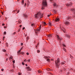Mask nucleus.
<instances>
[{
	"instance_id": "nucleus-57",
	"label": "nucleus",
	"mask_w": 75,
	"mask_h": 75,
	"mask_svg": "<svg viewBox=\"0 0 75 75\" xmlns=\"http://www.w3.org/2000/svg\"><path fill=\"white\" fill-rule=\"evenodd\" d=\"M22 50V48H21L20 50Z\"/></svg>"
},
{
	"instance_id": "nucleus-26",
	"label": "nucleus",
	"mask_w": 75,
	"mask_h": 75,
	"mask_svg": "<svg viewBox=\"0 0 75 75\" xmlns=\"http://www.w3.org/2000/svg\"><path fill=\"white\" fill-rule=\"evenodd\" d=\"M21 54H24V52H21Z\"/></svg>"
},
{
	"instance_id": "nucleus-41",
	"label": "nucleus",
	"mask_w": 75,
	"mask_h": 75,
	"mask_svg": "<svg viewBox=\"0 0 75 75\" xmlns=\"http://www.w3.org/2000/svg\"><path fill=\"white\" fill-rule=\"evenodd\" d=\"M63 47H66V46H65V45H64V44H63Z\"/></svg>"
},
{
	"instance_id": "nucleus-47",
	"label": "nucleus",
	"mask_w": 75,
	"mask_h": 75,
	"mask_svg": "<svg viewBox=\"0 0 75 75\" xmlns=\"http://www.w3.org/2000/svg\"><path fill=\"white\" fill-rule=\"evenodd\" d=\"M21 26H22V25H21L19 26V27H21Z\"/></svg>"
},
{
	"instance_id": "nucleus-61",
	"label": "nucleus",
	"mask_w": 75,
	"mask_h": 75,
	"mask_svg": "<svg viewBox=\"0 0 75 75\" xmlns=\"http://www.w3.org/2000/svg\"><path fill=\"white\" fill-rule=\"evenodd\" d=\"M64 71H66V69H64Z\"/></svg>"
},
{
	"instance_id": "nucleus-11",
	"label": "nucleus",
	"mask_w": 75,
	"mask_h": 75,
	"mask_svg": "<svg viewBox=\"0 0 75 75\" xmlns=\"http://www.w3.org/2000/svg\"><path fill=\"white\" fill-rule=\"evenodd\" d=\"M65 24L67 25H69V22L66 21L65 22Z\"/></svg>"
},
{
	"instance_id": "nucleus-13",
	"label": "nucleus",
	"mask_w": 75,
	"mask_h": 75,
	"mask_svg": "<svg viewBox=\"0 0 75 75\" xmlns=\"http://www.w3.org/2000/svg\"><path fill=\"white\" fill-rule=\"evenodd\" d=\"M28 38H29V36H27L26 37V41L27 42L28 41Z\"/></svg>"
},
{
	"instance_id": "nucleus-37",
	"label": "nucleus",
	"mask_w": 75,
	"mask_h": 75,
	"mask_svg": "<svg viewBox=\"0 0 75 75\" xmlns=\"http://www.w3.org/2000/svg\"><path fill=\"white\" fill-rule=\"evenodd\" d=\"M37 31H40V30L38 28L37 29Z\"/></svg>"
},
{
	"instance_id": "nucleus-18",
	"label": "nucleus",
	"mask_w": 75,
	"mask_h": 75,
	"mask_svg": "<svg viewBox=\"0 0 75 75\" xmlns=\"http://www.w3.org/2000/svg\"><path fill=\"white\" fill-rule=\"evenodd\" d=\"M71 11H75V9H71Z\"/></svg>"
},
{
	"instance_id": "nucleus-54",
	"label": "nucleus",
	"mask_w": 75,
	"mask_h": 75,
	"mask_svg": "<svg viewBox=\"0 0 75 75\" xmlns=\"http://www.w3.org/2000/svg\"><path fill=\"white\" fill-rule=\"evenodd\" d=\"M25 65L26 66H27V64H25Z\"/></svg>"
},
{
	"instance_id": "nucleus-43",
	"label": "nucleus",
	"mask_w": 75,
	"mask_h": 75,
	"mask_svg": "<svg viewBox=\"0 0 75 75\" xmlns=\"http://www.w3.org/2000/svg\"><path fill=\"white\" fill-rule=\"evenodd\" d=\"M4 70V69H1V71H3Z\"/></svg>"
},
{
	"instance_id": "nucleus-51",
	"label": "nucleus",
	"mask_w": 75,
	"mask_h": 75,
	"mask_svg": "<svg viewBox=\"0 0 75 75\" xmlns=\"http://www.w3.org/2000/svg\"><path fill=\"white\" fill-rule=\"evenodd\" d=\"M23 43H21V45H23Z\"/></svg>"
},
{
	"instance_id": "nucleus-6",
	"label": "nucleus",
	"mask_w": 75,
	"mask_h": 75,
	"mask_svg": "<svg viewBox=\"0 0 75 75\" xmlns=\"http://www.w3.org/2000/svg\"><path fill=\"white\" fill-rule=\"evenodd\" d=\"M27 69L28 70V71H31V69L30 68V67H27Z\"/></svg>"
},
{
	"instance_id": "nucleus-25",
	"label": "nucleus",
	"mask_w": 75,
	"mask_h": 75,
	"mask_svg": "<svg viewBox=\"0 0 75 75\" xmlns=\"http://www.w3.org/2000/svg\"><path fill=\"white\" fill-rule=\"evenodd\" d=\"M20 12V10H18L17 12V13H18Z\"/></svg>"
},
{
	"instance_id": "nucleus-52",
	"label": "nucleus",
	"mask_w": 75,
	"mask_h": 75,
	"mask_svg": "<svg viewBox=\"0 0 75 75\" xmlns=\"http://www.w3.org/2000/svg\"><path fill=\"white\" fill-rule=\"evenodd\" d=\"M71 58H73V57H71Z\"/></svg>"
},
{
	"instance_id": "nucleus-5",
	"label": "nucleus",
	"mask_w": 75,
	"mask_h": 75,
	"mask_svg": "<svg viewBox=\"0 0 75 75\" xmlns=\"http://www.w3.org/2000/svg\"><path fill=\"white\" fill-rule=\"evenodd\" d=\"M39 14L38 13L36 14L35 15V17L36 18H39Z\"/></svg>"
},
{
	"instance_id": "nucleus-56",
	"label": "nucleus",
	"mask_w": 75,
	"mask_h": 75,
	"mask_svg": "<svg viewBox=\"0 0 75 75\" xmlns=\"http://www.w3.org/2000/svg\"><path fill=\"white\" fill-rule=\"evenodd\" d=\"M4 28H6V27L4 26Z\"/></svg>"
},
{
	"instance_id": "nucleus-19",
	"label": "nucleus",
	"mask_w": 75,
	"mask_h": 75,
	"mask_svg": "<svg viewBox=\"0 0 75 75\" xmlns=\"http://www.w3.org/2000/svg\"><path fill=\"white\" fill-rule=\"evenodd\" d=\"M9 58L10 59H12V58H13V56H10L9 57Z\"/></svg>"
},
{
	"instance_id": "nucleus-45",
	"label": "nucleus",
	"mask_w": 75,
	"mask_h": 75,
	"mask_svg": "<svg viewBox=\"0 0 75 75\" xmlns=\"http://www.w3.org/2000/svg\"><path fill=\"white\" fill-rule=\"evenodd\" d=\"M23 30H24V29H25V27H23Z\"/></svg>"
},
{
	"instance_id": "nucleus-28",
	"label": "nucleus",
	"mask_w": 75,
	"mask_h": 75,
	"mask_svg": "<svg viewBox=\"0 0 75 75\" xmlns=\"http://www.w3.org/2000/svg\"><path fill=\"white\" fill-rule=\"evenodd\" d=\"M4 34H6V31L4 32Z\"/></svg>"
},
{
	"instance_id": "nucleus-14",
	"label": "nucleus",
	"mask_w": 75,
	"mask_h": 75,
	"mask_svg": "<svg viewBox=\"0 0 75 75\" xmlns=\"http://www.w3.org/2000/svg\"><path fill=\"white\" fill-rule=\"evenodd\" d=\"M53 6H57V4H56L55 3H54L53 4Z\"/></svg>"
},
{
	"instance_id": "nucleus-34",
	"label": "nucleus",
	"mask_w": 75,
	"mask_h": 75,
	"mask_svg": "<svg viewBox=\"0 0 75 75\" xmlns=\"http://www.w3.org/2000/svg\"><path fill=\"white\" fill-rule=\"evenodd\" d=\"M34 25V24H31V26L33 27Z\"/></svg>"
},
{
	"instance_id": "nucleus-50",
	"label": "nucleus",
	"mask_w": 75,
	"mask_h": 75,
	"mask_svg": "<svg viewBox=\"0 0 75 75\" xmlns=\"http://www.w3.org/2000/svg\"><path fill=\"white\" fill-rule=\"evenodd\" d=\"M6 61H8V58H7L6 59Z\"/></svg>"
},
{
	"instance_id": "nucleus-9",
	"label": "nucleus",
	"mask_w": 75,
	"mask_h": 75,
	"mask_svg": "<svg viewBox=\"0 0 75 75\" xmlns=\"http://www.w3.org/2000/svg\"><path fill=\"white\" fill-rule=\"evenodd\" d=\"M56 21H57V22H58V21H59V18H56Z\"/></svg>"
},
{
	"instance_id": "nucleus-21",
	"label": "nucleus",
	"mask_w": 75,
	"mask_h": 75,
	"mask_svg": "<svg viewBox=\"0 0 75 75\" xmlns=\"http://www.w3.org/2000/svg\"><path fill=\"white\" fill-rule=\"evenodd\" d=\"M3 52H6V50H3Z\"/></svg>"
},
{
	"instance_id": "nucleus-20",
	"label": "nucleus",
	"mask_w": 75,
	"mask_h": 75,
	"mask_svg": "<svg viewBox=\"0 0 75 75\" xmlns=\"http://www.w3.org/2000/svg\"><path fill=\"white\" fill-rule=\"evenodd\" d=\"M24 1L23 0L22 1V4H24Z\"/></svg>"
},
{
	"instance_id": "nucleus-62",
	"label": "nucleus",
	"mask_w": 75,
	"mask_h": 75,
	"mask_svg": "<svg viewBox=\"0 0 75 75\" xmlns=\"http://www.w3.org/2000/svg\"><path fill=\"white\" fill-rule=\"evenodd\" d=\"M49 70H50V71H51V70H50V69H49Z\"/></svg>"
},
{
	"instance_id": "nucleus-8",
	"label": "nucleus",
	"mask_w": 75,
	"mask_h": 75,
	"mask_svg": "<svg viewBox=\"0 0 75 75\" xmlns=\"http://www.w3.org/2000/svg\"><path fill=\"white\" fill-rule=\"evenodd\" d=\"M42 23L43 25H45L46 24V23L44 21H42Z\"/></svg>"
},
{
	"instance_id": "nucleus-42",
	"label": "nucleus",
	"mask_w": 75,
	"mask_h": 75,
	"mask_svg": "<svg viewBox=\"0 0 75 75\" xmlns=\"http://www.w3.org/2000/svg\"><path fill=\"white\" fill-rule=\"evenodd\" d=\"M28 61L29 62H30V60H28Z\"/></svg>"
},
{
	"instance_id": "nucleus-38",
	"label": "nucleus",
	"mask_w": 75,
	"mask_h": 75,
	"mask_svg": "<svg viewBox=\"0 0 75 75\" xmlns=\"http://www.w3.org/2000/svg\"><path fill=\"white\" fill-rule=\"evenodd\" d=\"M50 15H47V17H50Z\"/></svg>"
},
{
	"instance_id": "nucleus-29",
	"label": "nucleus",
	"mask_w": 75,
	"mask_h": 75,
	"mask_svg": "<svg viewBox=\"0 0 75 75\" xmlns=\"http://www.w3.org/2000/svg\"><path fill=\"white\" fill-rule=\"evenodd\" d=\"M22 65H24L25 64H24V62H22Z\"/></svg>"
},
{
	"instance_id": "nucleus-2",
	"label": "nucleus",
	"mask_w": 75,
	"mask_h": 75,
	"mask_svg": "<svg viewBox=\"0 0 75 75\" xmlns=\"http://www.w3.org/2000/svg\"><path fill=\"white\" fill-rule=\"evenodd\" d=\"M56 37L57 39L59 41V43H61V41L62 40V38L61 37H59V36L58 35H56Z\"/></svg>"
},
{
	"instance_id": "nucleus-31",
	"label": "nucleus",
	"mask_w": 75,
	"mask_h": 75,
	"mask_svg": "<svg viewBox=\"0 0 75 75\" xmlns=\"http://www.w3.org/2000/svg\"><path fill=\"white\" fill-rule=\"evenodd\" d=\"M11 72H13L14 71L13 70H11Z\"/></svg>"
},
{
	"instance_id": "nucleus-7",
	"label": "nucleus",
	"mask_w": 75,
	"mask_h": 75,
	"mask_svg": "<svg viewBox=\"0 0 75 75\" xmlns=\"http://www.w3.org/2000/svg\"><path fill=\"white\" fill-rule=\"evenodd\" d=\"M47 36L49 38H50L51 37H52V34H50L48 35Z\"/></svg>"
},
{
	"instance_id": "nucleus-15",
	"label": "nucleus",
	"mask_w": 75,
	"mask_h": 75,
	"mask_svg": "<svg viewBox=\"0 0 75 75\" xmlns=\"http://www.w3.org/2000/svg\"><path fill=\"white\" fill-rule=\"evenodd\" d=\"M47 62H50V60L49 59H48L47 60Z\"/></svg>"
},
{
	"instance_id": "nucleus-58",
	"label": "nucleus",
	"mask_w": 75,
	"mask_h": 75,
	"mask_svg": "<svg viewBox=\"0 0 75 75\" xmlns=\"http://www.w3.org/2000/svg\"><path fill=\"white\" fill-rule=\"evenodd\" d=\"M51 60L52 61H53V59H51Z\"/></svg>"
},
{
	"instance_id": "nucleus-27",
	"label": "nucleus",
	"mask_w": 75,
	"mask_h": 75,
	"mask_svg": "<svg viewBox=\"0 0 75 75\" xmlns=\"http://www.w3.org/2000/svg\"><path fill=\"white\" fill-rule=\"evenodd\" d=\"M24 61L25 62H27V61H28V60H27L26 59H25Z\"/></svg>"
},
{
	"instance_id": "nucleus-49",
	"label": "nucleus",
	"mask_w": 75,
	"mask_h": 75,
	"mask_svg": "<svg viewBox=\"0 0 75 75\" xmlns=\"http://www.w3.org/2000/svg\"><path fill=\"white\" fill-rule=\"evenodd\" d=\"M16 34V32H14L13 33V34Z\"/></svg>"
},
{
	"instance_id": "nucleus-53",
	"label": "nucleus",
	"mask_w": 75,
	"mask_h": 75,
	"mask_svg": "<svg viewBox=\"0 0 75 75\" xmlns=\"http://www.w3.org/2000/svg\"><path fill=\"white\" fill-rule=\"evenodd\" d=\"M50 74H51V75H52V74L51 73H50Z\"/></svg>"
},
{
	"instance_id": "nucleus-35",
	"label": "nucleus",
	"mask_w": 75,
	"mask_h": 75,
	"mask_svg": "<svg viewBox=\"0 0 75 75\" xmlns=\"http://www.w3.org/2000/svg\"><path fill=\"white\" fill-rule=\"evenodd\" d=\"M62 31H64V33H65V30H62Z\"/></svg>"
},
{
	"instance_id": "nucleus-30",
	"label": "nucleus",
	"mask_w": 75,
	"mask_h": 75,
	"mask_svg": "<svg viewBox=\"0 0 75 75\" xmlns=\"http://www.w3.org/2000/svg\"><path fill=\"white\" fill-rule=\"evenodd\" d=\"M13 62L14 64V63H15V60H14L13 61Z\"/></svg>"
},
{
	"instance_id": "nucleus-60",
	"label": "nucleus",
	"mask_w": 75,
	"mask_h": 75,
	"mask_svg": "<svg viewBox=\"0 0 75 75\" xmlns=\"http://www.w3.org/2000/svg\"><path fill=\"white\" fill-rule=\"evenodd\" d=\"M54 12H55V13H56V11H55Z\"/></svg>"
},
{
	"instance_id": "nucleus-36",
	"label": "nucleus",
	"mask_w": 75,
	"mask_h": 75,
	"mask_svg": "<svg viewBox=\"0 0 75 75\" xmlns=\"http://www.w3.org/2000/svg\"><path fill=\"white\" fill-rule=\"evenodd\" d=\"M62 64H65V63H64V62H62Z\"/></svg>"
},
{
	"instance_id": "nucleus-1",
	"label": "nucleus",
	"mask_w": 75,
	"mask_h": 75,
	"mask_svg": "<svg viewBox=\"0 0 75 75\" xmlns=\"http://www.w3.org/2000/svg\"><path fill=\"white\" fill-rule=\"evenodd\" d=\"M42 6L43 7H45L47 6V2L46 0H44L43 1L42 3Z\"/></svg>"
},
{
	"instance_id": "nucleus-63",
	"label": "nucleus",
	"mask_w": 75,
	"mask_h": 75,
	"mask_svg": "<svg viewBox=\"0 0 75 75\" xmlns=\"http://www.w3.org/2000/svg\"><path fill=\"white\" fill-rule=\"evenodd\" d=\"M19 75H20V74H19Z\"/></svg>"
},
{
	"instance_id": "nucleus-59",
	"label": "nucleus",
	"mask_w": 75,
	"mask_h": 75,
	"mask_svg": "<svg viewBox=\"0 0 75 75\" xmlns=\"http://www.w3.org/2000/svg\"><path fill=\"white\" fill-rule=\"evenodd\" d=\"M71 70H73V69H72L71 68Z\"/></svg>"
},
{
	"instance_id": "nucleus-39",
	"label": "nucleus",
	"mask_w": 75,
	"mask_h": 75,
	"mask_svg": "<svg viewBox=\"0 0 75 75\" xmlns=\"http://www.w3.org/2000/svg\"><path fill=\"white\" fill-rule=\"evenodd\" d=\"M26 54H27V55H29V53L28 52H27V53H26Z\"/></svg>"
},
{
	"instance_id": "nucleus-12",
	"label": "nucleus",
	"mask_w": 75,
	"mask_h": 75,
	"mask_svg": "<svg viewBox=\"0 0 75 75\" xmlns=\"http://www.w3.org/2000/svg\"><path fill=\"white\" fill-rule=\"evenodd\" d=\"M66 37L67 38H70V36L68 35H66Z\"/></svg>"
},
{
	"instance_id": "nucleus-4",
	"label": "nucleus",
	"mask_w": 75,
	"mask_h": 75,
	"mask_svg": "<svg viewBox=\"0 0 75 75\" xmlns=\"http://www.w3.org/2000/svg\"><path fill=\"white\" fill-rule=\"evenodd\" d=\"M72 3H69L68 4H66V6H67V7H71V6H72Z\"/></svg>"
},
{
	"instance_id": "nucleus-17",
	"label": "nucleus",
	"mask_w": 75,
	"mask_h": 75,
	"mask_svg": "<svg viewBox=\"0 0 75 75\" xmlns=\"http://www.w3.org/2000/svg\"><path fill=\"white\" fill-rule=\"evenodd\" d=\"M63 50L65 52H67V51L66 50V49H65V48H63Z\"/></svg>"
},
{
	"instance_id": "nucleus-23",
	"label": "nucleus",
	"mask_w": 75,
	"mask_h": 75,
	"mask_svg": "<svg viewBox=\"0 0 75 75\" xmlns=\"http://www.w3.org/2000/svg\"><path fill=\"white\" fill-rule=\"evenodd\" d=\"M37 52H38V53H40V51L39 50H38L37 51Z\"/></svg>"
},
{
	"instance_id": "nucleus-46",
	"label": "nucleus",
	"mask_w": 75,
	"mask_h": 75,
	"mask_svg": "<svg viewBox=\"0 0 75 75\" xmlns=\"http://www.w3.org/2000/svg\"><path fill=\"white\" fill-rule=\"evenodd\" d=\"M26 3H25V6H26Z\"/></svg>"
},
{
	"instance_id": "nucleus-32",
	"label": "nucleus",
	"mask_w": 75,
	"mask_h": 75,
	"mask_svg": "<svg viewBox=\"0 0 75 75\" xmlns=\"http://www.w3.org/2000/svg\"><path fill=\"white\" fill-rule=\"evenodd\" d=\"M41 9L42 10H43V9H44V8L43 7H42L41 8Z\"/></svg>"
},
{
	"instance_id": "nucleus-22",
	"label": "nucleus",
	"mask_w": 75,
	"mask_h": 75,
	"mask_svg": "<svg viewBox=\"0 0 75 75\" xmlns=\"http://www.w3.org/2000/svg\"><path fill=\"white\" fill-rule=\"evenodd\" d=\"M6 47H8V43H6Z\"/></svg>"
},
{
	"instance_id": "nucleus-55",
	"label": "nucleus",
	"mask_w": 75,
	"mask_h": 75,
	"mask_svg": "<svg viewBox=\"0 0 75 75\" xmlns=\"http://www.w3.org/2000/svg\"><path fill=\"white\" fill-rule=\"evenodd\" d=\"M4 38H5V37H4L3 39H4Z\"/></svg>"
},
{
	"instance_id": "nucleus-33",
	"label": "nucleus",
	"mask_w": 75,
	"mask_h": 75,
	"mask_svg": "<svg viewBox=\"0 0 75 75\" xmlns=\"http://www.w3.org/2000/svg\"><path fill=\"white\" fill-rule=\"evenodd\" d=\"M39 73H41V71H38Z\"/></svg>"
},
{
	"instance_id": "nucleus-48",
	"label": "nucleus",
	"mask_w": 75,
	"mask_h": 75,
	"mask_svg": "<svg viewBox=\"0 0 75 75\" xmlns=\"http://www.w3.org/2000/svg\"><path fill=\"white\" fill-rule=\"evenodd\" d=\"M15 11H16V10H15L14 11H13V12H15Z\"/></svg>"
},
{
	"instance_id": "nucleus-3",
	"label": "nucleus",
	"mask_w": 75,
	"mask_h": 75,
	"mask_svg": "<svg viewBox=\"0 0 75 75\" xmlns=\"http://www.w3.org/2000/svg\"><path fill=\"white\" fill-rule=\"evenodd\" d=\"M57 62H55L56 64V65L57 66V67L58 68V67H59V65L58 64V63L60 61V59H59L58 58L57 59Z\"/></svg>"
},
{
	"instance_id": "nucleus-64",
	"label": "nucleus",
	"mask_w": 75,
	"mask_h": 75,
	"mask_svg": "<svg viewBox=\"0 0 75 75\" xmlns=\"http://www.w3.org/2000/svg\"><path fill=\"white\" fill-rule=\"evenodd\" d=\"M52 0H50V1H52Z\"/></svg>"
},
{
	"instance_id": "nucleus-44",
	"label": "nucleus",
	"mask_w": 75,
	"mask_h": 75,
	"mask_svg": "<svg viewBox=\"0 0 75 75\" xmlns=\"http://www.w3.org/2000/svg\"><path fill=\"white\" fill-rule=\"evenodd\" d=\"M2 26H3V25H4V23L2 24Z\"/></svg>"
},
{
	"instance_id": "nucleus-40",
	"label": "nucleus",
	"mask_w": 75,
	"mask_h": 75,
	"mask_svg": "<svg viewBox=\"0 0 75 75\" xmlns=\"http://www.w3.org/2000/svg\"><path fill=\"white\" fill-rule=\"evenodd\" d=\"M68 18V19H70V18H71V17H69Z\"/></svg>"
},
{
	"instance_id": "nucleus-10",
	"label": "nucleus",
	"mask_w": 75,
	"mask_h": 75,
	"mask_svg": "<svg viewBox=\"0 0 75 75\" xmlns=\"http://www.w3.org/2000/svg\"><path fill=\"white\" fill-rule=\"evenodd\" d=\"M44 57L45 59H47V58H50V57L49 56H45V57Z\"/></svg>"
},
{
	"instance_id": "nucleus-16",
	"label": "nucleus",
	"mask_w": 75,
	"mask_h": 75,
	"mask_svg": "<svg viewBox=\"0 0 75 75\" xmlns=\"http://www.w3.org/2000/svg\"><path fill=\"white\" fill-rule=\"evenodd\" d=\"M49 25H50V26H52V23H51V22H49Z\"/></svg>"
},
{
	"instance_id": "nucleus-24",
	"label": "nucleus",
	"mask_w": 75,
	"mask_h": 75,
	"mask_svg": "<svg viewBox=\"0 0 75 75\" xmlns=\"http://www.w3.org/2000/svg\"><path fill=\"white\" fill-rule=\"evenodd\" d=\"M41 25H40V28H39V30L40 31V30H41Z\"/></svg>"
}]
</instances>
